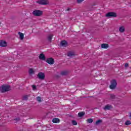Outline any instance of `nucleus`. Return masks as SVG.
<instances>
[{"label": "nucleus", "mask_w": 131, "mask_h": 131, "mask_svg": "<svg viewBox=\"0 0 131 131\" xmlns=\"http://www.w3.org/2000/svg\"><path fill=\"white\" fill-rule=\"evenodd\" d=\"M32 14L36 17H40L42 15V11L40 10H34L33 11Z\"/></svg>", "instance_id": "20e7f679"}, {"label": "nucleus", "mask_w": 131, "mask_h": 131, "mask_svg": "<svg viewBox=\"0 0 131 131\" xmlns=\"http://www.w3.org/2000/svg\"><path fill=\"white\" fill-rule=\"evenodd\" d=\"M128 66V63H125V68H126V67H127Z\"/></svg>", "instance_id": "7c9ffc66"}, {"label": "nucleus", "mask_w": 131, "mask_h": 131, "mask_svg": "<svg viewBox=\"0 0 131 131\" xmlns=\"http://www.w3.org/2000/svg\"><path fill=\"white\" fill-rule=\"evenodd\" d=\"M39 59L42 60V61H46V56L43 53H41L39 56Z\"/></svg>", "instance_id": "9d476101"}, {"label": "nucleus", "mask_w": 131, "mask_h": 131, "mask_svg": "<svg viewBox=\"0 0 131 131\" xmlns=\"http://www.w3.org/2000/svg\"><path fill=\"white\" fill-rule=\"evenodd\" d=\"M106 18H115L117 17V14L114 12H110L106 14Z\"/></svg>", "instance_id": "f03ea898"}, {"label": "nucleus", "mask_w": 131, "mask_h": 131, "mask_svg": "<svg viewBox=\"0 0 131 131\" xmlns=\"http://www.w3.org/2000/svg\"><path fill=\"white\" fill-rule=\"evenodd\" d=\"M85 115V113L84 112H81L78 114V117H82V116H84Z\"/></svg>", "instance_id": "2eb2a0df"}, {"label": "nucleus", "mask_w": 131, "mask_h": 131, "mask_svg": "<svg viewBox=\"0 0 131 131\" xmlns=\"http://www.w3.org/2000/svg\"><path fill=\"white\" fill-rule=\"evenodd\" d=\"M66 11H70V8H68L67 9Z\"/></svg>", "instance_id": "2f4dec72"}, {"label": "nucleus", "mask_w": 131, "mask_h": 131, "mask_svg": "<svg viewBox=\"0 0 131 131\" xmlns=\"http://www.w3.org/2000/svg\"><path fill=\"white\" fill-rule=\"evenodd\" d=\"M111 108H112V106L107 104L105 106V107L103 108V109H104V110H110Z\"/></svg>", "instance_id": "ddd939ff"}, {"label": "nucleus", "mask_w": 131, "mask_h": 131, "mask_svg": "<svg viewBox=\"0 0 131 131\" xmlns=\"http://www.w3.org/2000/svg\"><path fill=\"white\" fill-rule=\"evenodd\" d=\"M10 85H3L0 88V91L1 93H7V92H9V91H10Z\"/></svg>", "instance_id": "f257e3e1"}, {"label": "nucleus", "mask_w": 131, "mask_h": 131, "mask_svg": "<svg viewBox=\"0 0 131 131\" xmlns=\"http://www.w3.org/2000/svg\"><path fill=\"white\" fill-rule=\"evenodd\" d=\"M29 74H32V73H34V71H33V69H30L29 70Z\"/></svg>", "instance_id": "5701e85b"}, {"label": "nucleus", "mask_w": 131, "mask_h": 131, "mask_svg": "<svg viewBox=\"0 0 131 131\" xmlns=\"http://www.w3.org/2000/svg\"><path fill=\"white\" fill-rule=\"evenodd\" d=\"M119 30L120 32H121V33H123L124 31H125V28H124V27L122 26V27H120L119 28Z\"/></svg>", "instance_id": "4468645a"}, {"label": "nucleus", "mask_w": 131, "mask_h": 131, "mask_svg": "<svg viewBox=\"0 0 131 131\" xmlns=\"http://www.w3.org/2000/svg\"><path fill=\"white\" fill-rule=\"evenodd\" d=\"M83 1H84V0H77V3L78 4H80L81 3H82V2H83Z\"/></svg>", "instance_id": "c85d7f7f"}, {"label": "nucleus", "mask_w": 131, "mask_h": 131, "mask_svg": "<svg viewBox=\"0 0 131 131\" xmlns=\"http://www.w3.org/2000/svg\"><path fill=\"white\" fill-rule=\"evenodd\" d=\"M68 57H73L74 56H75V55L74 54V53L72 52H69L68 53Z\"/></svg>", "instance_id": "a211bd4d"}, {"label": "nucleus", "mask_w": 131, "mask_h": 131, "mask_svg": "<svg viewBox=\"0 0 131 131\" xmlns=\"http://www.w3.org/2000/svg\"><path fill=\"white\" fill-rule=\"evenodd\" d=\"M53 38L52 35H49L47 37V40L49 42H52V39Z\"/></svg>", "instance_id": "dca6fc26"}, {"label": "nucleus", "mask_w": 131, "mask_h": 131, "mask_svg": "<svg viewBox=\"0 0 131 131\" xmlns=\"http://www.w3.org/2000/svg\"><path fill=\"white\" fill-rule=\"evenodd\" d=\"M102 49H108L109 48V45L107 43H102L101 45Z\"/></svg>", "instance_id": "9b49d317"}, {"label": "nucleus", "mask_w": 131, "mask_h": 131, "mask_svg": "<svg viewBox=\"0 0 131 131\" xmlns=\"http://www.w3.org/2000/svg\"><path fill=\"white\" fill-rule=\"evenodd\" d=\"M61 74L62 76H66L67 74H68V73L67 71H62L61 72Z\"/></svg>", "instance_id": "4be33fe9"}, {"label": "nucleus", "mask_w": 131, "mask_h": 131, "mask_svg": "<svg viewBox=\"0 0 131 131\" xmlns=\"http://www.w3.org/2000/svg\"><path fill=\"white\" fill-rule=\"evenodd\" d=\"M93 121H94V120L92 118L87 119V122L88 123H93Z\"/></svg>", "instance_id": "412c9836"}, {"label": "nucleus", "mask_w": 131, "mask_h": 131, "mask_svg": "<svg viewBox=\"0 0 131 131\" xmlns=\"http://www.w3.org/2000/svg\"><path fill=\"white\" fill-rule=\"evenodd\" d=\"M36 100L38 102H41V98H40V97L39 96H38L37 98H36Z\"/></svg>", "instance_id": "a878e982"}, {"label": "nucleus", "mask_w": 131, "mask_h": 131, "mask_svg": "<svg viewBox=\"0 0 131 131\" xmlns=\"http://www.w3.org/2000/svg\"><path fill=\"white\" fill-rule=\"evenodd\" d=\"M32 88L33 91H35V89H36V86H35V85H32Z\"/></svg>", "instance_id": "cd10ccee"}, {"label": "nucleus", "mask_w": 131, "mask_h": 131, "mask_svg": "<svg viewBox=\"0 0 131 131\" xmlns=\"http://www.w3.org/2000/svg\"><path fill=\"white\" fill-rule=\"evenodd\" d=\"M130 117H131V113H130Z\"/></svg>", "instance_id": "473e14b6"}, {"label": "nucleus", "mask_w": 131, "mask_h": 131, "mask_svg": "<svg viewBox=\"0 0 131 131\" xmlns=\"http://www.w3.org/2000/svg\"><path fill=\"white\" fill-rule=\"evenodd\" d=\"M60 122V119L59 118H54L52 120V122L53 123H59Z\"/></svg>", "instance_id": "f8f14e48"}, {"label": "nucleus", "mask_w": 131, "mask_h": 131, "mask_svg": "<svg viewBox=\"0 0 131 131\" xmlns=\"http://www.w3.org/2000/svg\"><path fill=\"white\" fill-rule=\"evenodd\" d=\"M103 122V120H98L96 122V125H99V124H100V123H102Z\"/></svg>", "instance_id": "6ab92c4d"}, {"label": "nucleus", "mask_w": 131, "mask_h": 131, "mask_svg": "<svg viewBox=\"0 0 131 131\" xmlns=\"http://www.w3.org/2000/svg\"><path fill=\"white\" fill-rule=\"evenodd\" d=\"M60 45L62 47H64V48H66L67 46H68V43L67 42V41L66 40H62L60 42Z\"/></svg>", "instance_id": "1a4fd4ad"}, {"label": "nucleus", "mask_w": 131, "mask_h": 131, "mask_svg": "<svg viewBox=\"0 0 131 131\" xmlns=\"http://www.w3.org/2000/svg\"><path fill=\"white\" fill-rule=\"evenodd\" d=\"M129 124H131L130 121H129V120H127L125 122V125H129Z\"/></svg>", "instance_id": "b1692460"}, {"label": "nucleus", "mask_w": 131, "mask_h": 131, "mask_svg": "<svg viewBox=\"0 0 131 131\" xmlns=\"http://www.w3.org/2000/svg\"><path fill=\"white\" fill-rule=\"evenodd\" d=\"M46 62L50 65H53L55 63V60L53 58H49L47 59Z\"/></svg>", "instance_id": "0eeeda50"}, {"label": "nucleus", "mask_w": 131, "mask_h": 131, "mask_svg": "<svg viewBox=\"0 0 131 131\" xmlns=\"http://www.w3.org/2000/svg\"><path fill=\"white\" fill-rule=\"evenodd\" d=\"M37 77L39 78V79H40V80H43L46 77V75H45V73L39 72L37 74Z\"/></svg>", "instance_id": "39448f33"}, {"label": "nucleus", "mask_w": 131, "mask_h": 131, "mask_svg": "<svg viewBox=\"0 0 131 131\" xmlns=\"http://www.w3.org/2000/svg\"><path fill=\"white\" fill-rule=\"evenodd\" d=\"M111 84L110 85V88L111 90H114L116 89V86L117 85V82L116 80L114 79L111 81Z\"/></svg>", "instance_id": "7ed1b4c3"}, {"label": "nucleus", "mask_w": 131, "mask_h": 131, "mask_svg": "<svg viewBox=\"0 0 131 131\" xmlns=\"http://www.w3.org/2000/svg\"><path fill=\"white\" fill-rule=\"evenodd\" d=\"M111 99H112V100H114V99H115V95H114V94H111Z\"/></svg>", "instance_id": "bb28decb"}, {"label": "nucleus", "mask_w": 131, "mask_h": 131, "mask_svg": "<svg viewBox=\"0 0 131 131\" xmlns=\"http://www.w3.org/2000/svg\"><path fill=\"white\" fill-rule=\"evenodd\" d=\"M38 4H39V5H48L49 4V2H48V0H39L37 2Z\"/></svg>", "instance_id": "423d86ee"}, {"label": "nucleus", "mask_w": 131, "mask_h": 131, "mask_svg": "<svg viewBox=\"0 0 131 131\" xmlns=\"http://www.w3.org/2000/svg\"><path fill=\"white\" fill-rule=\"evenodd\" d=\"M7 41L3 40H0V47H7Z\"/></svg>", "instance_id": "6e6552de"}, {"label": "nucleus", "mask_w": 131, "mask_h": 131, "mask_svg": "<svg viewBox=\"0 0 131 131\" xmlns=\"http://www.w3.org/2000/svg\"><path fill=\"white\" fill-rule=\"evenodd\" d=\"M72 123L73 125H77V122L75 120H72Z\"/></svg>", "instance_id": "393cba45"}, {"label": "nucleus", "mask_w": 131, "mask_h": 131, "mask_svg": "<svg viewBox=\"0 0 131 131\" xmlns=\"http://www.w3.org/2000/svg\"><path fill=\"white\" fill-rule=\"evenodd\" d=\"M18 34H19V38L21 39V40L24 39V34L19 32Z\"/></svg>", "instance_id": "f3484780"}, {"label": "nucleus", "mask_w": 131, "mask_h": 131, "mask_svg": "<svg viewBox=\"0 0 131 131\" xmlns=\"http://www.w3.org/2000/svg\"><path fill=\"white\" fill-rule=\"evenodd\" d=\"M23 101H27L28 100V95H25L23 97Z\"/></svg>", "instance_id": "aec40b11"}, {"label": "nucleus", "mask_w": 131, "mask_h": 131, "mask_svg": "<svg viewBox=\"0 0 131 131\" xmlns=\"http://www.w3.org/2000/svg\"><path fill=\"white\" fill-rule=\"evenodd\" d=\"M14 120H15V121H16V122H17V121H20V118H17L15 119Z\"/></svg>", "instance_id": "c756f323"}]
</instances>
